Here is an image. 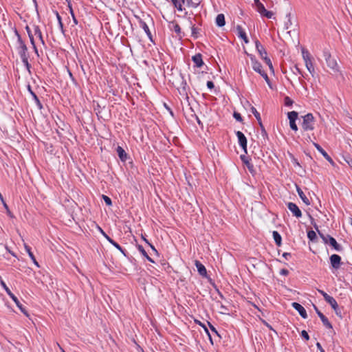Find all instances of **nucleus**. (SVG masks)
Here are the masks:
<instances>
[{"label": "nucleus", "instance_id": "nucleus-1", "mask_svg": "<svg viewBox=\"0 0 352 352\" xmlns=\"http://www.w3.org/2000/svg\"><path fill=\"white\" fill-rule=\"evenodd\" d=\"M252 69L257 73H258L263 78L265 79V82L270 87V80L267 76V74L262 69L261 64L255 58L253 55H249Z\"/></svg>", "mask_w": 352, "mask_h": 352}, {"label": "nucleus", "instance_id": "nucleus-2", "mask_svg": "<svg viewBox=\"0 0 352 352\" xmlns=\"http://www.w3.org/2000/svg\"><path fill=\"white\" fill-rule=\"evenodd\" d=\"M302 118V128L304 131H312L314 129V117L312 113H307Z\"/></svg>", "mask_w": 352, "mask_h": 352}, {"label": "nucleus", "instance_id": "nucleus-3", "mask_svg": "<svg viewBox=\"0 0 352 352\" xmlns=\"http://www.w3.org/2000/svg\"><path fill=\"white\" fill-rule=\"evenodd\" d=\"M318 232L324 243H329L338 252L342 250V247L337 243L336 240L333 237L329 234L325 235L318 230Z\"/></svg>", "mask_w": 352, "mask_h": 352}, {"label": "nucleus", "instance_id": "nucleus-4", "mask_svg": "<svg viewBox=\"0 0 352 352\" xmlns=\"http://www.w3.org/2000/svg\"><path fill=\"white\" fill-rule=\"evenodd\" d=\"M16 34L18 36L17 42L19 44V45L17 47L18 53H19L21 60L28 58L29 56L28 54V47H27L26 45L25 44V43L22 41L21 36L17 32H16Z\"/></svg>", "mask_w": 352, "mask_h": 352}, {"label": "nucleus", "instance_id": "nucleus-5", "mask_svg": "<svg viewBox=\"0 0 352 352\" xmlns=\"http://www.w3.org/2000/svg\"><path fill=\"white\" fill-rule=\"evenodd\" d=\"M1 285L4 288L8 296L12 299V300L15 302L16 306L19 308L21 312H23L25 315L28 316V313L25 309L23 307L22 304L20 302L19 299L11 292L10 289L7 287L6 284L3 280L1 281Z\"/></svg>", "mask_w": 352, "mask_h": 352}, {"label": "nucleus", "instance_id": "nucleus-6", "mask_svg": "<svg viewBox=\"0 0 352 352\" xmlns=\"http://www.w3.org/2000/svg\"><path fill=\"white\" fill-rule=\"evenodd\" d=\"M298 112H296L295 111H290L287 113V117L289 120L290 128L295 131H297L298 129V126L296 124V120L298 118Z\"/></svg>", "mask_w": 352, "mask_h": 352}, {"label": "nucleus", "instance_id": "nucleus-7", "mask_svg": "<svg viewBox=\"0 0 352 352\" xmlns=\"http://www.w3.org/2000/svg\"><path fill=\"white\" fill-rule=\"evenodd\" d=\"M288 209L293 214L294 217L296 218H300L302 217L301 210L299 209L298 206L292 202H289L287 204Z\"/></svg>", "mask_w": 352, "mask_h": 352}, {"label": "nucleus", "instance_id": "nucleus-8", "mask_svg": "<svg viewBox=\"0 0 352 352\" xmlns=\"http://www.w3.org/2000/svg\"><path fill=\"white\" fill-rule=\"evenodd\" d=\"M236 135L238 138V142L245 153H247V139L241 131H236Z\"/></svg>", "mask_w": 352, "mask_h": 352}, {"label": "nucleus", "instance_id": "nucleus-9", "mask_svg": "<svg viewBox=\"0 0 352 352\" xmlns=\"http://www.w3.org/2000/svg\"><path fill=\"white\" fill-rule=\"evenodd\" d=\"M315 307V309L316 310V312H317V314L318 316H319V318H320L323 325L327 328V329H332L333 327L331 324V322L329 321L328 318L322 314L321 313L318 309L316 307Z\"/></svg>", "mask_w": 352, "mask_h": 352}, {"label": "nucleus", "instance_id": "nucleus-10", "mask_svg": "<svg viewBox=\"0 0 352 352\" xmlns=\"http://www.w3.org/2000/svg\"><path fill=\"white\" fill-rule=\"evenodd\" d=\"M330 262L333 268L338 269L341 264V257L338 254H332L330 256Z\"/></svg>", "mask_w": 352, "mask_h": 352}, {"label": "nucleus", "instance_id": "nucleus-11", "mask_svg": "<svg viewBox=\"0 0 352 352\" xmlns=\"http://www.w3.org/2000/svg\"><path fill=\"white\" fill-rule=\"evenodd\" d=\"M292 307L295 309L300 315V316L303 318H307V314L305 309L298 302H293Z\"/></svg>", "mask_w": 352, "mask_h": 352}, {"label": "nucleus", "instance_id": "nucleus-12", "mask_svg": "<svg viewBox=\"0 0 352 352\" xmlns=\"http://www.w3.org/2000/svg\"><path fill=\"white\" fill-rule=\"evenodd\" d=\"M326 302L331 305V307L335 311L337 315H340L341 311L339 309L338 305L336 300L332 296H330L329 298H327Z\"/></svg>", "mask_w": 352, "mask_h": 352}, {"label": "nucleus", "instance_id": "nucleus-13", "mask_svg": "<svg viewBox=\"0 0 352 352\" xmlns=\"http://www.w3.org/2000/svg\"><path fill=\"white\" fill-rule=\"evenodd\" d=\"M315 148L323 155V157L330 163H333V160L328 155V153L318 144L314 142H312Z\"/></svg>", "mask_w": 352, "mask_h": 352}, {"label": "nucleus", "instance_id": "nucleus-14", "mask_svg": "<svg viewBox=\"0 0 352 352\" xmlns=\"http://www.w3.org/2000/svg\"><path fill=\"white\" fill-rule=\"evenodd\" d=\"M255 45L256 50L258 52L261 58L262 59L264 58L265 56H267V52L265 47L261 44V43L258 41H256Z\"/></svg>", "mask_w": 352, "mask_h": 352}, {"label": "nucleus", "instance_id": "nucleus-15", "mask_svg": "<svg viewBox=\"0 0 352 352\" xmlns=\"http://www.w3.org/2000/svg\"><path fill=\"white\" fill-rule=\"evenodd\" d=\"M236 32H237V36L241 38L245 43H248L249 42V40L246 35V33L241 26H240V25L236 26Z\"/></svg>", "mask_w": 352, "mask_h": 352}, {"label": "nucleus", "instance_id": "nucleus-16", "mask_svg": "<svg viewBox=\"0 0 352 352\" xmlns=\"http://www.w3.org/2000/svg\"><path fill=\"white\" fill-rule=\"evenodd\" d=\"M195 266L197 269L199 274L202 276H206L207 271L205 266L199 261H195Z\"/></svg>", "mask_w": 352, "mask_h": 352}, {"label": "nucleus", "instance_id": "nucleus-17", "mask_svg": "<svg viewBox=\"0 0 352 352\" xmlns=\"http://www.w3.org/2000/svg\"><path fill=\"white\" fill-rule=\"evenodd\" d=\"M327 66L331 69L333 72L338 71V65L335 58H331L326 60Z\"/></svg>", "mask_w": 352, "mask_h": 352}, {"label": "nucleus", "instance_id": "nucleus-18", "mask_svg": "<svg viewBox=\"0 0 352 352\" xmlns=\"http://www.w3.org/2000/svg\"><path fill=\"white\" fill-rule=\"evenodd\" d=\"M192 59L195 66L197 67H201L204 65L202 56L201 54H195V56H192Z\"/></svg>", "mask_w": 352, "mask_h": 352}, {"label": "nucleus", "instance_id": "nucleus-19", "mask_svg": "<svg viewBox=\"0 0 352 352\" xmlns=\"http://www.w3.org/2000/svg\"><path fill=\"white\" fill-rule=\"evenodd\" d=\"M296 191H297L299 197L302 199V201L306 205H307V206L310 205V201H309V199L306 197V195H305L303 191L300 189V188H299L298 186H296Z\"/></svg>", "mask_w": 352, "mask_h": 352}, {"label": "nucleus", "instance_id": "nucleus-20", "mask_svg": "<svg viewBox=\"0 0 352 352\" xmlns=\"http://www.w3.org/2000/svg\"><path fill=\"white\" fill-rule=\"evenodd\" d=\"M116 151H117L118 155L119 156L120 159L122 162H125L127 158V154L125 152V151L121 146H119L117 147Z\"/></svg>", "mask_w": 352, "mask_h": 352}, {"label": "nucleus", "instance_id": "nucleus-21", "mask_svg": "<svg viewBox=\"0 0 352 352\" xmlns=\"http://www.w3.org/2000/svg\"><path fill=\"white\" fill-rule=\"evenodd\" d=\"M140 26L144 30L145 33L146 34V35L148 36L149 39L152 41H153V39H152V34H151V31H150V30L148 28V26L146 23V22H144L143 21H140Z\"/></svg>", "mask_w": 352, "mask_h": 352}, {"label": "nucleus", "instance_id": "nucleus-22", "mask_svg": "<svg viewBox=\"0 0 352 352\" xmlns=\"http://www.w3.org/2000/svg\"><path fill=\"white\" fill-rule=\"evenodd\" d=\"M25 250L26 252L28 254V255L30 257V258L32 259V261H33L34 264L36 265L37 267H39V265H38V262L36 261V258L31 250V248L29 245L25 244Z\"/></svg>", "mask_w": 352, "mask_h": 352}, {"label": "nucleus", "instance_id": "nucleus-23", "mask_svg": "<svg viewBox=\"0 0 352 352\" xmlns=\"http://www.w3.org/2000/svg\"><path fill=\"white\" fill-rule=\"evenodd\" d=\"M241 159L242 162L246 165L249 171L252 173L254 171V166L252 163L250 162L248 158L245 155H241Z\"/></svg>", "mask_w": 352, "mask_h": 352}, {"label": "nucleus", "instance_id": "nucleus-24", "mask_svg": "<svg viewBox=\"0 0 352 352\" xmlns=\"http://www.w3.org/2000/svg\"><path fill=\"white\" fill-rule=\"evenodd\" d=\"M106 239L111 244H112L115 248L120 250L124 255H126L125 250L117 242L113 241L109 236H106Z\"/></svg>", "mask_w": 352, "mask_h": 352}, {"label": "nucleus", "instance_id": "nucleus-25", "mask_svg": "<svg viewBox=\"0 0 352 352\" xmlns=\"http://www.w3.org/2000/svg\"><path fill=\"white\" fill-rule=\"evenodd\" d=\"M216 24L219 27H223L226 22H225V16L223 14H219L215 20Z\"/></svg>", "mask_w": 352, "mask_h": 352}, {"label": "nucleus", "instance_id": "nucleus-26", "mask_svg": "<svg viewBox=\"0 0 352 352\" xmlns=\"http://www.w3.org/2000/svg\"><path fill=\"white\" fill-rule=\"evenodd\" d=\"M305 66H306V68L307 69V70L309 72V73L312 76H314L315 70H314V67L311 59L309 60H306V61H305Z\"/></svg>", "mask_w": 352, "mask_h": 352}, {"label": "nucleus", "instance_id": "nucleus-27", "mask_svg": "<svg viewBox=\"0 0 352 352\" xmlns=\"http://www.w3.org/2000/svg\"><path fill=\"white\" fill-rule=\"evenodd\" d=\"M272 235H273V238L274 239L276 244L278 246H280L281 245V240H282L280 234L277 231H274L272 233Z\"/></svg>", "mask_w": 352, "mask_h": 352}, {"label": "nucleus", "instance_id": "nucleus-28", "mask_svg": "<svg viewBox=\"0 0 352 352\" xmlns=\"http://www.w3.org/2000/svg\"><path fill=\"white\" fill-rule=\"evenodd\" d=\"M186 3V0H174L173 4L179 11L183 10V5Z\"/></svg>", "mask_w": 352, "mask_h": 352}, {"label": "nucleus", "instance_id": "nucleus-29", "mask_svg": "<svg viewBox=\"0 0 352 352\" xmlns=\"http://www.w3.org/2000/svg\"><path fill=\"white\" fill-rule=\"evenodd\" d=\"M251 112L254 114V116L256 118V120L258 122L260 126L261 127H263L262 122H261V118L260 113L257 111L256 108H254V107H251Z\"/></svg>", "mask_w": 352, "mask_h": 352}, {"label": "nucleus", "instance_id": "nucleus-30", "mask_svg": "<svg viewBox=\"0 0 352 352\" xmlns=\"http://www.w3.org/2000/svg\"><path fill=\"white\" fill-rule=\"evenodd\" d=\"M138 249L140 251V252H141L142 254L146 258L148 261H149L151 263H154L153 260L147 254L146 252L142 245H139Z\"/></svg>", "mask_w": 352, "mask_h": 352}, {"label": "nucleus", "instance_id": "nucleus-31", "mask_svg": "<svg viewBox=\"0 0 352 352\" xmlns=\"http://www.w3.org/2000/svg\"><path fill=\"white\" fill-rule=\"evenodd\" d=\"M302 58H303L304 61H306V60H311L310 54L309 53V52L307 50L302 49Z\"/></svg>", "mask_w": 352, "mask_h": 352}, {"label": "nucleus", "instance_id": "nucleus-32", "mask_svg": "<svg viewBox=\"0 0 352 352\" xmlns=\"http://www.w3.org/2000/svg\"><path fill=\"white\" fill-rule=\"evenodd\" d=\"M256 8L261 16L267 10L263 3H258V6H256Z\"/></svg>", "mask_w": 352, "mask_h": 352}, {"label": "nucleus", "instance_id": "nucleus-33", "mask_svg": "<svg viewBox=\"0 0 352 352\" xmlns=\"http://www.w3.org/2000/svg\"><path fill=\"white\" fill-rule=\"evenodd\" d=\"M191 34L192 36L195 38H197L199 34V30L197 28L195 27L194 25L191 26Z\"/></svg>", "mask_w": 352, "mask_h": 352}, {"label": "nucleus", "instance_id": "nucleus-34", "mask_svg": "<svg viewBox=\"0 0 352 352\" xmlns=\"http://www.w3.org/2000/svg\"><path fill=\"white\" fill-rule=\"evenodd\" d=\"M186 3H187L188 6L192 7V8H197L198 6V5L199 4V1L194 2V1H192V0H187Z\"/></svg>", "mask_w": 352, "mask_h": 352}, {"label": "nucleus", "instance_id": "nucleus-35", "mask_svg": "<svg viewBox=\"0 0 352 352\" xmlns=\"http://www.w3.org/2000/svg\"><path fill=\"white\" fill-rule=\"evenodd\" d=\"M307 237L311 240L313 241L314 239L316 238V234L314 231L310 230L307 232Z\"/></svg>", "mask_w": 352, "mask_h": 352}, {"label": "nucleus", "instance_id": "nucleus-36", "mask_svg": "<svg viewBox=\"0 0 352 352\" xmlns=\"http://www.w3.org/2000/svg\"><path fill=\"white\" fill-rule=\"evenodd\" d=\"M56 16H57V19H58V25H59L60 29L61 32H62L63 33H64L63 24V23H62V21H61V17H60V16L58 14V12L56 13Z\"/></svg>", "mask_w": 352, "mask_h": 352}, {"label": "nucleus", "instance_id": "nucleus-37", "mask_svg": "<svg viewBox=\"0 0 352 352\" xmlns=\"http://www.w3.org/2000/svg\"><path fill=\"white\" fill-rule=\"evenodd\" d=\"M284 100L285 106H292L294 103L293 100L288 96H286Z\"/></svg>", "mask_w": 352, "mask_h": 352}, {"label": "nucleus", "instance_id": "nucleus-38", "mask_svg": "<svg viewBox=\"0 0 352 352\" xmlns=\"http://www.w3.org/2000/svg\"><path fill=\"white\" fill-rule=\"evenodd\" d=\"M102 199H103V200L104 201L105 204L107 206H111L112 205L111 199L108 196L102 195Z\"/></svg>", "mask_w": 352, "mask_h": 352}, {"label": "nucleus", "instance_id": "nucleus-39", "mask_svg": "<svg viewBox=\"0 0 352 352\" xmlns=\"http://www.w3.org/2000/svg\"><path fill=\"white\" fill-rule=\"evenodd\" d=\"M35 34L38 35V36L39 37V39L41 40L42 43L44 44V41L43 39L42 33H41V30L38 29V28H36L35 29Z\"/></svg>", "mask_w": 352, "mask_h": 352}, {"label": "nucleus", "instance_id": "nucleus-40", "mask_svg": "<svg viewBox=\"0 0 352 352\" xmlns=\"http://www.w3.org/2000/svg\"><path fill=\"white\" fill-rule=\"evenodd\" d=\"M21 60H22L23 63L24 64V65L25 66L28 71L30 73L31 65L28 62V58L23 59Z\"/></svg>", "mask_w": 352, "mask_h": 352}, {"label": "nucleus", "instance_id": "nucleus-41", "mask_svg": "<svg viewBox=\"0 0 352 352\" xmlns=\"http://www.w3.org/2000/svg\"><path fill=\"white\" fill-rule=\"evenodd\" d=\"M28 91L31 94L32 97L33 98V100H35V97H38L36 94L32 91V87L30 85H28L27 86Z\"/></svg>", "mask_w": 352, "mask_h": 352}, {"label": "nucleus", "instance_id": "nucleus-42", "mask_svg": "<svg viewBox=\"0 0 352 352\" xmlns=\"http://www.w3.org/2000/svg\"><path fill=\"white\" fill-rule=\"evenodd\" d=\"M274 15V13L272 11L266 10L263 14V16H265L267 19H271Z\"/></svg>", "mask_w": 352, "mask_h": 352}, {"label": "nucleus", "instance_id": "nucleus-43", "mask_svg": "<svg viewBox=\"0 0 352 352\" xmlns=\"http://www.w3.org/2000/svg\"><path fill=\"white\" fill-rule=\"evenodd\" d=\"M323 56H324V58L325 59V60H328V59H330L331 58V54L329 53V52L327 50H324L323 51Z\"/></svg>", "mask_w": 352, "mask_h": 352}, {"label": "nucleus", "instance_id": "nucleus-44", "mask_svg": "<svg viewBox=\"0 0 352 352\" xmlns=\"http://www.w3.org/2000/svg\"><path fill=\"white\" fill-rule=\"evenodd\" d=\"M233 116L234 118L237 120V121H239V122H241L242 121V117L241 116V114L238 112H234V114H233Z\"/></svg>", "mask_w": 352, "mask_h": 352}, {"label": "nucleus", "instance_id": "nucleus-45", "mask_svg": "<svg viewBox=\"0 0 352 352\" xmlns=\"http://www.w3.org/2000/svg\"><path fill=\"white\" fill-rule=\"evenodd\" d=\"M317 290L324 297L325 300L327 299V298H329L330 296L329 294H327L323 290H321V289H318Z\"/></svg>", "mask_w": 352, "mask_h": 352}, {"label": "nucleus", "instance_id": "nucleus-46", "mask_svg": "<svg viewBox=\"0 0 352 352\" xmlns=\"http://www.w3.org/2000/svg\"><path fill=\"white\" fill-rule=\"evenodd\" d=\"M37 107L39 109H41L43 108V105L41 102V101L39 100L38 98V97H35V100H34Z\"/></svg>", "mask_w": 352, "mask_h": 352}, {"label": "nucleus", "instance_id": "nucleus-47", "mask_svg": "<svg viewBox=\"0 0 352 352\" xmlns=\"http://www.w3.org/2000/svg\"><path fill=\"white\" fill-rule=\"evenodd\" d=\"M208 326H209V327H210V330H211L213 333H214L215 334H217L218 336H219V333H218V332H217V329H215V327H214L213 325H212L209 322H208Z\"/></svg>", "mask_w": 352, "mask_h": 352}, {"label": "nucleus", "instance_id": "nucleus-48", "mask_svg": "<svg viewBox=\"0 0 352 352\" xmlns=\"http://www.w3.org/2000/svg\"><path fill=\"white\" fill-rule=\"evenodd\" d=\"M301 336L303 338H305L307 340H308L309 339L308 333L305 330L302 331Z\"/></svg>", "mask_w": 352, "mask_h": 352}, {"label": "nucleus", "instance_id": "nucleus-49", "mask_svg": "<svg viewBox=\"0 0 352 352\" xmlns=\"http://www.w3.org/2000/svg\"><path fill=\"white\" fill-rule=\"evenodd\" d=\"M69 10H70V13H71L72 16V18H73L74 23L75 24H77V23H78V21H77V20H76V17H75V16H74V14L73 10H72V7L70 6V5H69Z\"/></svg>", "mask_w": 352, "mask_h": 352}, {"label": "nucleus", "instance_id": "nucleus-50", "mask_svg": "<svg viewBox=\"0 0 352 352\" xmlns=\"http://www.w3.org/2000/svg\"><path fill=\"white\" fill-rule=\"evenodd\" d=\"M199 324L204 328L206 333L208 334V337L210 338V340L211 343L212 344V340L211 336L209 333V331H208V329L206 328V327L205 325L202 324L200 322H199Z\"/></svg>", "mask_w": 352, "mask_h": 352}, {"label": "nucleus", "instance_id": "nucleus-51", "mask_svg": "<svg viewBox=\"0 0 352 352\" xmlns=\"http://www.w3.org/2000/svg\"><path fill=\"white\" fill-rule=\"evenodd\" d=\"M174 31L178 34L181 32V28L178 24L174 25Z\"/></svg>", "mask_w": 352, "mask_h": 352}, {"label": "nucleus", "instance_id": "nucleus-52", "mask_svg": "<svg viewBox=\"0 0 352 352\" xmlns=\"http://www.w3.org/2000/svg\"><path fill=\"white\" fill-rule=\"evenodd\" d=\"M28 35H29V37H30V42H31V44L32 45V46H35V43H34V37L32 35V34L28 31Z\"/></svg>", "mask_w": 352, "mask_h": 352}, {"label": "nucleus", "instance_id": "nucleus-53", "mask_svg": "<svg viewBox=\"0 0 352 352\" xmlns=\"http://www.w3.org/2000/svg\"><path fill=\"white\" fill-rule=\"evenodd\" d=\"M221 309H222L221 311V314H226V312L228 311L227 307L224 306L223 305H221Z\"/></svg>", "mask_w": 352, "mask_h": 352}, {"label": "nucleus", "instance_id": "nucleus-54", "mask_svg": "<svg viewBox=\"0 0 352 352\" xmlns=\"http://www.w3.org/2000/svg\"><path fill=\"white\" fill-rule=\"evenodd\" d=\"M264 60V61L265 62V63L269 65H271L272 63V61L271 60L267 57V56H265V58H263Z\"/></svg>", "mask_w": 352, "mask_h": 352}, {"label": "nucleus", "instance_id": "nucleus-55", "mask_svg": "<svg viewBox=\"0 0 352 352\" xmlns=\"http://www.w3.org/2000/svg\"><path fill=\"white\" fill-rule=\"evenodd\" d=\"M281 275L287 276L289 274V271L286 269H282L280 272Z\"/></svg>", "mask_w": 352, "mask_h": 352}, {"label": "nucleus", "instance_id": "nucleus-56", "mask_svg": "<svg viewBox=\"0 0 352 352\" xmlns=\"http://www.w3.org/2000/svg\"><path fill=\"white\" fill-rule=\"evenodd\" d=\"M207 87H208V88H209V89H212V88H214V85L213 82H212V81H208V82H207Z\"/></svg>", "mask_w": 352, "mask_h": 352}, {"label": "nucleus", "instance_id": "nucleus-57", "mask_svg": "<svg viewBox=\"0 0 352 352\" xmlns=\"http://www.w3.org/2000/svg\"><path fill=\"white\" fill-rule=\"evenodd\" d=\"M316 347L318 348V349L320 350V352H325L324 350L322 349L320 343L317 342L316 343Z\"/></svg>", "mask_w": 352, "mask_h": 352}, {"label": "nucleus", "instance_id": "nucleus-58", "mask_svg": "<svg viewBox=\"0 0 352 352\" xmlns=\"http://www.w3.org/2000/svg\"><path fill=\"white\" fill-rule=\"evenodd\" d=\"M283 256L285 259H287H287L289 258V257H290V256H291V254H290V253H287V252H285V253H283Z\"/></svg>", "mask_w": 352, "mask_h": 352}, {"label": "nucleus", "instance_id": "nucleus-59", "mask_svg": "<svg viewBox=\"0 0 352 352\" xmlns=\"http://www.w3.org/2000/svg\"><path fill=\"white\" fill-rule=\"evenodd\" d=\"M263 323H264V324H265V325L266 327H267L270 330H272V331H275L274 330V329L272 327V326H271L270 324H269L267 322H266L265 321H263Z\"/></svg>", "mask_w": 352, "mask_h": 352}, {"label": "nucleus", "instance_id": "nucleus-60", "mask_svg": "<svg viewBox=\"0 0 352 352\" xmlns=\"http://www.w3.org/2000/svg\"><path fill=\"white\" fill-rule=\"evenodd\" d=\"M144 241H145L147 243H148V244H149V245L151 246V248H152V250H153V251H155V252H157V250H155V248H154L151 244H150V243L147 241V240H146V239H144Z\"/></svg>", "mask_w": 352, "mask_h": 352}, {"label": "nucleus", "instance_id": "nucleus-61", "mask_svg": "<svg viewBox=\"0 0 352 352\" xmlns=\"http://www.w3.org/2000/svg\"><path fill=\"white\" fill-rule=\"evenodd\" d=\"M295 69L296 70L297 73L299 74H301L302 75V72L301 70L296 65L295 66Z\"/></svg>", "mask_w": 352, "mask_h": 352}, {"label": "nucleus", "instance_id": "nucleus-62", "mask_svg": "<svg viewBox=\"0 0 352 352\" xmlns=\"http://www.w3.org/2000/svg\"><path fill=\"white\" fill-rule=\"evenodd\" d=\"M269 68L271 71L274 72V68H273V65H272V63H271V65H269Z\"/></svg>", "mask_w": 352, "mask_h": 352}, {"label": "nucleus", "instance_id": "nucleus-63", "mask_svg": "<svg viewBox=\"0 0 352 352\" xmlns=\"http://www.w3.org/2000/svg\"><path fill=\"white\" fill-rule=\"evenodd\" d=\"M254 3L256 4V6H258V3H261L260 2V0H254Z\"/></svg>", "mask_w": 352, "mask_h": 352}, {"label": "nucleus", "instance_id": "nucleus-64", "mask_svg": "<svg viewBox=\"0 0 352 352\" xmlns=\"http://www.w3.org/2000/svg\"><path fill=\"white\" fill-rule=\"evenodd\" d=\"M100 230L102 234H103V236L106 238V236H108V235L104 232H103V230L101 228H100Z\"/></svg>", "mask_w": 352, "mask_h": 352}]
</instances>
